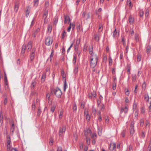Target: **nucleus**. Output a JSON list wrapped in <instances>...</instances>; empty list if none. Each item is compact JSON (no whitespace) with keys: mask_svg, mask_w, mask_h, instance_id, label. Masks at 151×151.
<instances>
[{"mask_svg":"<svg viewBox=\"0 0 151 151\" xmlns=\"http://www.w3.org/2000/svg\"><path fill=\"white\" fill-rule=\"evenodd\" d=\"M143 125V120H140V125L141 126H142Z\"/></svg>","mask_w":151,"mask_h":151,"instance_id":"69168bd1","label":"nucleus"},{"mask_svg":"<svg viewBox=\"0 0 151 151\" xmlns=\"http://www.w3.org/2000/svg\"><path fill=\"white\" fill-rule=\"evenodd\" d=\"M86 142L87 144L88 145H89L90 144V139L89 138L86 137Z\"/></svg>","mask_w":151,"mask_h":151,"instance_id":"c03bdc74","label":"nucleus"},{"mask_svg":"<svg viewBox=\"0 0 151 151\" xmlns=\"http://www.w3.org/2000/svg\"><path fill=\"white\" fill-rule=\"evenodd\" d=\"M35 55H30V62H32L34 58V56Z\"/></svg>","mask_w":151,"mask_h":151,"instance_id":"4c0bfd02","label":"nucleus"},{"mask_svg":"<svg viewBox=\"0 0 151 151\" xmlns=\"http://www.w3.org/2000/svg\"><path fill=\"white\" fill-rule=\"evenodd\" d=\"M71 28H72V30H73L75 28V25L71 23V22H70L69 26L68 28L67 31L68 32H70Z\"/></svg>","mask_w":151,"mask_h":151,"instance_id":"f8f14e48","label":"nucleus"},{"mask_svg":"<svg viewBox=\"0 0 151 151\" xmlns=\"http://www.w3.org/2000/svg\"><path fill=\"white\" fill-rule=\"evenodd\" d=\"M57 151H62V148L61 147H58L57 148Z\"/></svg>","mask_w":151,"mask_h":151,"instance_id":"338daca9","label":"nucleus"},{"mask_svg":"<svg viewBox=\"0 0 151 151\" xmlns=\"http://www.w3.org/2000/svg\"><path fill=\"white\" fill-rule=\"evenodd\" d=\"M98 134L99 136H101L102 134L101 129H100L99 128L98 129Z\"/></svg>","mask_w":151,"mask_h":151,"instance_id":"a18cd8bd","label":"nucleus"},{"mask_svg":"<svg viewBox=\"0 0 151 151\" xmlns=\"http://www.w3.org/2000/svg\"><path fill=\"white\" fill-rule=\"evenodd\" d=\"M61 73L63 78H64L65 77V76L64 75V72L63 70H61Z\"/></svg>","mask_w":151,"mask_h":151,"instance_id":"79ce46f5","label":"nucleus"},{"mask_svg":"<svg viewBox=\"0 0 151 151\" xmlns=\"http://www.w3.org/2000/svg\"><path fill=\"white\" fill-rule=\"evenodd\" d=\"M41 109L40 108H38V111H37V114L38 116H39L41 114Z\"/></svg>","mask_w":151,"mask_h":151,"instance_id":"13d9d810","label":"nucleus"},{"mask_svg":"<svg viewBox=\"0 0 151 151\" xmlns=\"http://www.w3.org/2000/svg\"><path fill=\"white\" fill-rule=\"evenodd\" d=\"M89 51L90 55L95 54L93 52V47L92 46L89 47Z\"/></svg>","mask_w":151,"mask_h":151,"instance_id":"6ab92c4d","label":"nucleus"},{"mask_svg":"<svg viewBox=\"0 0 151 151\" xmlns=\"http://www.w3.org/2000/svg\"><path fill=\"white\" fill-rule=\"evenodd\" d=\"M44 19V23L45 24H46L47 23V19H46V17H43Z\"/></svg>","mask_w":151,"mask_h":151,"instance_id":"e2e57ef3","label":"nucleus"},{"mask_svg":"<svg viewBox=\"0 0 151 151\" xmlns=\"http://www.w3.org/2000/svg\"><path fill=\"white\" fill-rule=\"evenodd\" d=\"M134 123L132 122L131 123L130 125V135L132 136L134 132Z\"/></svg>","mask_w":151,"mask_h":151,"instance_id":"0eeeda50","label":"nucleus"},{"mask_svg":"<svg viewBox=\"0 0 151 151\" xmlns=\"http://www.w3.org/2000/svg\"><path fill=\"white\" fill-rule=\"evenodd\" d=\"M14 129V124H12L11 127V132L13 133Z\"/></svg>","mask_w":151,"mask_h":151,"instance_id":"c85d7f7f","label":"nucleus"},{"mask_svg":"<svg viewBox=\"0 0 151 151\" xmlns=\"http://www.w3.org/2000/svg\"><path fill=\"white\" fill-rule=\"evenodd\" d=\"M35 51L36 48L35 47L33 48L31 50L30 55H35Z\"/></svg>","mask_w":151,"mask_h":151,"instance_id":"5701e85b","label":"nucleus"},{"mask_svg":"<svg viewBox=\"0 0 151 151\" xmlns=\"http://www.w3.org/2000/svg\"><path fill=\"white\" fill-rule=\"evenodd\" d=\"M53 140L52 138H51L50 139V145L51 146H52L53 145Z\"/></svg>","mask_w":151,"mask_h":151,"instance_id":"6e6d98bb","label":"nucleus"},{"mask_svg":"<svg viewBox=\"0 0 151 151\" xmlns=\"http://www.w3.org/2000/svg\"><path fill=\"white\" fill-rule=\"evenodd\" d=\"M5 77H4V81H5V84L6 86H7V87H8V83L7 81V78L6 75V73H5Z\"/></svg>","mask_w":151,"mask_h":151,"instance_id":"cd10ccee","label":"nucleus"},{"mask_svg":"<svg viewBox=\"0 0 151 151\" xmlns=\"http://www.w3.org/2000/svg\"><path fill=\"white\" fill-rule=\"evenodd\" d=\"M77 58V55L76 54H74L73 55V64H75L76 63Z\"/></svg>","mask_w":151,"mask_h":151,"instance_id":"412c9836","label":"nucleus"},{"mask_svg":"<svg viewBox=\"0 0 151 151\" xmlns=\"http://www.w3.org/2000/svg\"><path fill=\"white\" fill-rule=\"evenodd\" d=\"M135 40L136 42H138L139 41V38L138 35L136 34L135 35Z\"/></svg>","mask_w":151,"mask_h":151,"instance_id":"7c9ffc66","label":"nucleus"},{"mask_svg":"<svg viewBox=\"0 0 151 151\" xmlns=\"http://www.w3.org/2000/svg\"><path fill=\"white\" fill-rule=\"evenodd\" d=\"M28 8H29V7H28V9L27 10L26 14V16L27 17H28L29 14V12L28 10Z\"/></svg>","mask_w":151,"mask_h":151,"instance_id":"052dcab7","label":"nucleus"},{"mask_svg":"<svg viewBox=\"0 0 151 151\" xmlns=\"http://www.w3.org/2000/svg\"><path fill=\"white\" fill-rule=\"evenodd\" d=\"M151 47L150 46H148L146 48V52L147 54L149 53L150 52Z\"/></svg>","mask_w":151,"mask_h":151,"instance_id":"a878e982","label":"nucleus"},{"mask_svg":"<svg viewBox=\"0 0 151 151\" xmlns=\"http://www.w3.org/2000/svg\"><path fill=\"white\" fill-rule=\"evenodd\" d=\"M32 42L30 41L28 43L27 46L26 47L27 48V51H29L32 48Z\"/></svg>","mask_w":151,"mask_h":151,"instance_id":"ddd939ff","label":"nucleus"},{"mask_svg":"<svg viewBox=\"0 0 151 151\" xmlns=\"http://www.w3.org/2000/svg\"><path fill=\"white\" fill-rule=\"evenodd\" d=\"M53 42L52 38L50 36H48L45 40V44L47 46L51 45Z\"/></svg>","mask_w":151,"mask_h":151,"instance_id":"7ed1b4c3","label":"nucleus"},{"mask_svg":"<svg viewBox=\"0 0 151 151\" xmlns=\"http://www.w3.org/2000/svg\"><path fill=\"white\" fill-rule=\"evenodd\" d=\"M38 4V0H34V5L35 6H37Z\"/></svg>","mask_w":151,"mask_h":151,"instance_id":"f704fd0d","label":"nucleus"},{"mask_svg":"<svg viewBox=\"0 0 151 151\" xmlns=\"http://www.w3.org/2000/svg\"><path fill=\"white\" fill-rule=\"evenodd\" d=\"M141 57L140 55H138L137 56V59L138 61H140L141 60Z\"/></svg>","mask_w":151,"mask_h":151,"instance_id":"49530a36","label":"nucleus"},{"mask_svg":"<svg viewBox=\"0 0 151 151\" xmlns=\"http://www.w3.org/2000/svg\"><path fill=\"white\" fill-rule=\"evenodd\" d=\"M45 73H43L41 79L42 82H44L45 81Z\"/></svg>","mask_w":151,"mask_h":151,"instance_id":"bb28decb","label":"nucleus"},{"mask_svg":"<svg viewBox=\"0 0 151 151\" xmlns=\"http://www.w3.org/2000/svg\"><path fill=\"white\" fill-rule=\"evenodd\" d=\"M111 145H112V151L114 149H115L116 147V144L114 143H111Z\"/></svg>","mask_w":151,"mask_h":151,"instance_id":"e433bc0d","label":"nucleus"},{"mask_svg":"<svg viewBox=\"0 0 151 151\" xmlns=\"http://www.w3.org/2000/svg\"><path fill=\"white\" fill-rule=\"evenodd\" d=\"M63 110H61L59 112V118L61 119L63 117Z\"/></svg>","mask_w":151,"mask_h":151,"instance_id":"a211bd4d","label":"nucleus"},{"mask_svg":"<svg viewBox=\"0 0 151 151\" xmlns=\"http://www.w3.org/2000/svg\"><path fill=\"white\" fill-rule=\"evenodd\" d=\"M36 85V81L35 80H33L32 81V84H31V86L33 88H34Z\"/></svg>","mask_w":151,"mask_h":151,"instance_id":"72a5a7b5","label":"nucleus"},{"mask_svg":"<svg viewBox=\"0 0 151 151\" xmlns=\"http://www.w3.org/2000/svg\"><path fill=\"white\" fill-rule=\"evenodd\" d=\"M125 135V132L124 131H123L121 133V136L123 137H124Z\"/></svg>","mask_w":151,"mask_h":151,"instance_id":"bf43d9fd","label":"nucleus"},{"mask_svg":"<svg viewBox=\"0 0 151 151\" xmlns=\"http://www.w3.org/2000/svg\"><path fill=\"white\" fill-rule=\"evenodd\" d=\"M71 20L69 17L68 16H65L64 23L66 24L68 22V23H70Z\"/></svg>","mask_w":151,"mask_h":151,"instance_id":"4468645a","label":"nucleus"},{"mask_svg":"<svg viewBox=\"0 0 151 151\" xmlns=\"http://www.w3.org/2000/svg\"><path fill=\"white\" fill-rule=\"evenodd\" d=\"M47 14H48L47 11H45L44 14L43 16V17H47Z\"/></svg>","mask_w":151,"mask_h":151,"instance_id":"5fc2aeb1","label":"nucleus"},{"mask_svg":"<svg viewBox=\"0 0 151 151\" xmlns=\"http://www.w3.org/2000/svg\"><path fill=\"white\" fill-rule=\"evenodd\" d=\"M78 67L77 66H76L74 70V72L75 73H76L78 72Z\"/></svg>","mask_w":151,"mask_h":151,"instance_id":"603ef678","label":"nucleus"},{"mask_svg":"<svg viewBox=\"0 0 151 151\" xmlns=\"http://www.w3.org/2000/svg\"><path fill=\"white\" fill-rule=\"evenodd\" d=\"M96 135L95 133H94L91 136V138L93 139H94L95 137H96Z\"/></svg>","mask_w":151,"mask_h":151,"instance_id":"8fccbe9b","label":"nucleus"},{"mask_svg":"<svg viewBox=\"0 0 151 151\" xmlns=\"http://www.w3.org/2000/svg\"><path fill=\"white\" fill-rule=\"evenodd\" d=\"M90 60H96L98 61V56L96 54H93L90 56Z\"/></svg>","mask_w":151,"mask_h":151,"instance_id":"1a4fd4ad","label":"nucleus"},{"mask_svg":"<svg viewBox=\"0 0 151 151\" xmlns=\"http://www.w3.org/2000/svg\"><path fill=\"white\" fill-rule=\"evenodd\" d=\"M77 106L75 104H74L73 106V109L76 111L77 109Z\"/></svg>","mask_w":151,"mask_h":151,"instance_id":"4d7b16f0","label":"nucleus"},{"mask_svg":"<svg viewBox=\"0 0 151 151\" xmlns=\"http://www.w3.org/2000/svg\"><path fill=\"white\" fill-rule=\"evenodd\" d=\"M88 96L90 98H91L92 97H96V94L95 92H89L88 93Z\"/></svg>","mask_w":151,"mask_h":151,"instance_id":"9b49d317","label":"nucleus"},{"mask_svg":"<svg viewBox=\"0 0 151 151\" xmlns=\"http://www.w3.org/2000/svg\"><path fill=\"white\" fill-rule=\"evenodd\" d=\"M62 39H63L66 35V33L65 31H63L62 33Z\"/></svg>","mask_w":151,"mask_h":151,"instance_id":"c756f323","label":"nucleus"},{"mask_svg":"<svg viewBox=\"0 0 151 151\" xmlns=\"http://www.w3.org/2000/svg\"><path fill=\"white\" fill-rule=\"evenodd\" d=\"M95 39L97 41H98L99 39V36L97 35H96L95 36Z\"/></svg>","mask_w":151,"mask_h":151,"instance_id":"09e8293b","label":"nucleus"},{"mask_svg":"<svg viewBox=\"0 0 151 151\" xmlns=\"http://www.w3.org/2000/svg\"><path fill=\"white\" fill-rule=\"evenodd\" d=\"M134 19L131 17H130L129 18V21L130 24H132L134 22Z\"/></svg>","mask_w":151,"mask_h":151,"instance_id":"4be33fe9","label":"nucleus"},{"mask_svg":"<svg viewBox=\"0 0 151 151\" xmlns=\"http://www.w3.org/2000/svg\"><path fill=\"white\" fill-rule=\"evenodd\" d=\"M55 106H52L51 109V111L52 113H53L55 111Z\"/></svg>","mask_w":151,"mask_h":151,"instance_id":"3c124183","label":"nucleus"},{"mask_svg":"<svg viewBox=\"0 0 151 151\" xmlns=\"http://www.w3.org/2000/svg\"><path fill=\"white\" fill-rule=\"evenodd\" d=\"M119 35V32L116 30L115 29L114 31L113 32V36L114 37L116 38L118 37Z\"/></svg>","mask_w":151,"mask_h":151,"instance_id":"dca6fc26","label":"nucleus"},{"mask_svg":"<svg viewBox=\"0 0 151 151\" xmlns=\"http://www.w3.org/2000/svg\"><path fill=\"white\" fill-rule=\"evenodd\" d=\"M144 14V12L142 10H141L139 11V14L140 17H143V14Z\"/></svg>","mask_w":151,"mask_h":151,"instance_id":"58836bf2","label":"nucleus"},{"mask_svg":"<svg viewBox=\"0 0 151 151\" xmlns=\"http://www.w3.org/2000/svg\"><path fill=\"white\" fill-rule=\"evenodd\" d=\"M52 26L51 25L49 24L47 27L48 32L50 33L52 30Z\"/></svg>","mask_w":151,"mask_h":151,"instance_id":"393cba45","label":"nucleus"},{"mask_svg":"<svg viewBox=\"0 0 151 151\" xmlns=\"http://www.w3.org/2000/svg\"><path fill=\"white\" fill-rule=\"evenodd\" d=\"M66 128L65 127H60V128L59 131V136L60 137H62L64 134Z\"/></svg>","mask_w":151,"mask_h":151,"instance_id":"39448f33","label":"nucleus"},{"mask_svg":"<svg viewBox=\"0 0 151 151\" xmlns=\"http://www.w3.org/2000/svg\"><path fill=\"white\" fill-rule=\"evenodd\" d=\"M98 61L90 60V66L91 68H94L97 64Z\"/></svg>","mask_w":151,"mask_h":151,"instance_id":"6e6552de","label":"nucleus"},{"mask_svg":"<svg viewBox=\"0 0 151 151\" xmlns=\"http://www.w3.org/2000/svg\"><path fill=\"white\" fill-rule=\"evenodd\" d=\"M9 151H17V150L15 148H12L11 149H10Z\"/></svg>","mask_w":151,"mask_h":151,"instance_id":"680f3d73","label":"nucleus"},{"mask_svg":"<svg viewBox=\"0 0 151 151\" xmlns=\"http://www.w3.org/2000/svg\"><path fill=\"white\" fill-rule=\"evenodd\" d=\"M53 50H51V54L50 55V61H51V60H52V58L53 57Z\"/></svg>","mask_w":151,"mask_h":151,"instance_id":"c9c22d12","label":"nucleus"},{"mask_svg":"<svg viewBox=\"0 0 151 151\" xmlns=\"http://www.w3.org/2000/svg\"><path fill=\"white\" fill-rule=\"evenodd\" d=\"M81 41V38H77L75 44L74 45L75 47V51H77L78 47H79V45L80 44V42Z\"/></svg>","mask_w":151,"mask_h":151,"instance_id":"423d86ee","label":"nucleus"},{"mask_svg":"<svg viewBox=\"0 0 151 151\" xmlns=\"http://www.w3.org/2000/svg\"><path fill=\"white\" fill-rule=\"evenodd\" d=\"M26 48V45H23L22 47V50L21 51V54H24L25 51V49Z\"/></svg>","mask_w":151,"mask_h":151,"instance_id":"f3484780","label":"nucleus"},{"mask_svg":"<svg viewBox=\"0 0 151 151\" xmlns=\"http://www.w3.org/2000/svg\"><path fill=\"white\" fill-rule=\"evenodd\" d=\"M145 125L146 128H148L149 127V123L147 121L145 123Z\"/></svg>","mask_w":151,"mask_h":151,"instance_id":"864d4df0","label":"nucleus"},{"mask_svg":"<svg viewBox=\"0 0 151 151\" xmlns=\"http://www.w3.org/2000/svg\"><path fill=\"white\" fill-rule=\"evenodd\" d=\"M132 79L133 81H134L136 79V75H132Z\"/></svg>","mask_w":151,"mask_h":151,"instance_id":"de8ad7c7","label":"nucleus"},{"mask_svg":"<svg viewBox=\"0 0 151 151\" xmlns=\"http://www.w3.org/2000/svg\"><path fill=\"white\" fill-rule=\"evenodd\" d=\"M51 93L52 94H54L58 98L60 97L62 94L61 90L58 88H56L52 91Z\"/></svg>","mask_w":151,"mask_h":151,"instance_id":"f03ea898","label":"nucleus"},{"mask_svg":"<svg viewBox=\"0 0 151 151\" xmlns=\"http://www.w3.org/2000/svg\"><path fill=\"white\" fill-rule=\"evenodd\" d=\"M3 119V116L1 114H0V124H1L2 123Z\"/></svg>","mask_w":151,"mask_h":151,"instance_id":"a19ab883","label":"nucleus"},{"mask_svg":"<svg viewBox=\"0 0 151 151\" xmlns=\"http://www.w3.org/2000/svg\"><path fill=\"white\" fill-rule=\"evenodd\" d=\"M92 113L94 115H95V114H96V109L95 108H93V109H92Z\"/></svg>","mask_w":151,"mask_h":151,"instance_id":"37998d69","label":"nucleus"},{"mask_svg":"<svg viewBox=\"0 0 151 151\" xmlns=\"http://www.w3.org/2000/svg\"><path fill=\"white\" fill-rule=\"evenodd\" d=\"M35 23V19H33L32 20V21L31 22V26H32Z\"/></svg>","mask_w":151,"mask_h":151,"instance_id":"0e129e2a","label":"nucleus"},{"mask_svg":"<svg viewBox=\"0 0 151 151\" xmlns=\"http://www.w3.org/2000/svg\"><path fill=\"white\" fill-rule=\"evenodd\" d=\"M144 99L145 101L148 102L149 101V97L147 94H146L145 95Z\"/></svg>","mask_w":151,"mask_h":151,"instance_id":"b1692460","label":"nucleus"},{"mask_svg":"<svg viewBox=\"0 0 151 151\" xmlns=\"http://www.w3.org/2000/svg\"><path fill=\"white\" fill-rule=\"evenodd\" d=\"M84 115L86 120L87 122L89 121L90 119V116L88 114V110L86 109H84Z\"/></svg>","mask_w":151,"mask_h":151,"instance_id":"20e7f679","label":"nucleus"},{"mask_svg":"<svg viewBox=\"0 0 151 151\" xmlns=\"http://www.w3.org/2000/svg\"><path fill=\"white\" fill-rule=\"evenodd\" d=\"M149 14V11L148 9H147L146 10L145 16L146 17H147Z\"/></svg>","mask_w":151,"mask_h":151,"instance_id":"ea45409f","label":"nucleus"},{"mask_svg":"<svg viewBox=\"0 0 151 151\" xmlns=\"http://www.w3.org/2000/svg\"><path fill=\"white\" fill-rule=\"evenodd\" d=\"M127 5L129 6V7L130 8H132L133 6L131 1L130 0H127Z\"/></svg>","mask_w":151,"mask_h":151,"instance_id":"aec40b11","label":"nucleus"},{"mask_svg":"<svg viewBox=\"0 0 151 151\" xmlns=\"http://www.w3.org/2000/svg\"><path fill=\"white\" fill-rule=\"evenodd\" d=\"M19 6V4L18 2H15L14 4V10L16 12H17Z\"/></svg>","mask_w":151,"mask_h":151,"instance_id":"2eb2a0df","label":"nucleus"},{"mask_svg":"<svg viewBox=\"0 0 151 151\" xmlns=\"http://www.w3.org/2000/svg\"><path fill=\"white\" fill-rule=\"evenodd\" d=\"M90 17V15L89 14H87L86 15V16L85 17V19H88Z\"/></svg>","mask_w":151,"mask_h":151,"instance_id":"774afa93","label":"nucleus"},{"mask_svg":"<svg viewBox=\"0 0 151 151\" xmlns=\"http://www.w3.org/2000/svg\"><path fill=\"white\" fill-rule=\"evenodd\" d=\"M68 86L66 82L65 81L64 82V90L65 91L66 89L67 88Z\"/></svg>","mask_w":151,"mask_h":151,"instance_id":"2f4dec72","label":"nucleus"},{"mask_svg":"<svg viewBox=\"0 0 151 151\" xmlns=\"http://www.w3.org/2000/svg\"><path fill=\"white\" fill-rule=\"evenodd\" d=\"M6 145L7 148V150L9 151L10 149L12 148L10 137L9 135H7L6 136Z\"/></svg>","mask_w":151,"mask_h":151,"instance_id":"f257e3e1","label":"nucleus"},{"mask_svg":"<svg viewBox=\"0 0 151 151\" xmlns=\"http://www.w3.org/2000/svg\"><path fill=\"white\" fill-rule=\"evenodd\" d=\"M128 111V109L127 107L126 106L122 108L121 109L120 113H122L124 112L125 114L127 113Z\"/></svg>","mask_w":151,"mask_h":151,"instance_id":"9d476101","label":"nucleus"},{"mask_svg":"<svg viewBox=\"0 0 151 151\" xmlns=\"http://www.w3.org/2000/svg\"><path fill=\"white\" fill-rule=\"evenodd\" d=\"M58 21V19L57 18H55L54 19V25H56Z\"/></svg>","mask_w":151,"mask_h":151,"instance_id":"473e14b6","label":"nucleus"}]
</instances>
